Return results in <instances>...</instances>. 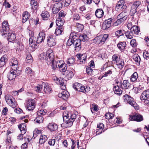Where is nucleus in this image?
I'll list each match as a JSON object with an SVG mask.
<instances>
[{
	"instance_id": "774afa93",
	"label": "nucleus",
	"mask_w": 149,
	"mask_h": 149,
	"mask_svg": "<svg viewBox=\"0 0 149 149\" xmlns=\"http://www.w3.org/2000/svg\"><path fill=\"white\" fill-rule=\"evenodd\" d=\"M143 56L145 59H148L149 58V53L148 51H146L143 53Z\"/></svg>"
},
{
	"instance_id": "4c0bfd02",
	"label": "nucleus",
	"mask_w": 149,
	"mask_h": 149,
	"mask_svg": "<svg viewBox=\"0 0 149 149\" xmlns=\"http://www.w3.org/2000/svg\"><path fill=\"white\" fill-rule=\"evenodd\" d=\"M31 9L33 10H35L38 7V3L35 0H31Z\"/></svg>"
},
{
	"instance_id": "49530a36",
	"label": "nucleus",
	"mask_w": 149,
	"mask_h": 149,
	"mask_svg": "<svg viewBox=\"0 0 149 149\" xmlns=\"http://www.w3.org/2000/svg\"><path fill=\"white\" fill-rule=\"evenodd\" d=\"M47 52H43L41 53L40 55L39 58V59L40 60H43L45 59L46 60L47 59Z\"/></svg>"
},
{
	"instance_id": "09e8293b",
	"label": "nucleus",
	"mask_w": 149,
	"mask_h": 149,
	"mask_svg": "<svg viewBox=\"0 0 149 149\" xmlns=\"http://www.w3.org/2000/svg\"><path fill=\"white\" fill-rule=\"evenodd\" d=\"M75 61V59L72 57L69 58L67 60V63L68 64L70 65L72 64Z\"/></svg>"
},
{
	"instance_id": "2eb2a0df",
	"label": "nucleus",
	"mask_w": 149,
	"mask_h": 149,
	"mask_svg": "<svg viewBox=\"0 0 149 149\" xmlns=\"http://www.w3.org/2000/svg\"><path fill=\"white\" fill-rule=\"evenodd\" d=\"M17 72H14L13 70H11L7 74V77L8 79L10 80H13L17 76L19 75Z\"/></svg>"
},
{
	"instance_id": "052dcab7",
	"label": "nucleus",
	"mask_w": 149,
	"mask_h": 149,
	"mask_svg": "<svg viewBox=\"0 0 149 149\" xmlns=\"http://www.w3.org/2000/svg\"><path fill=\"white\" fill-rule=\"evenodd\" d=\"M54 7H57L58 8L61 9L63 6V3H62V2H58V3H55L54 4Z\"/></svg>"
},
{
	"instance_id": "4d7b16f0",
	"label": "nucleus",
	"mask_w": 149,
	"mask_h": 149,
	"mask_svg": "<svg viewBox=\"0 0 149 149\" xmlns=\"http://www.w3.org/2000/svg\"><path fill=\"white\" fill-rule=\"evenodd\" d=\"M130 43L131 46L134 47H136L137 45V43L136 42V40L134 39H132Z\"/></svg>"
},
{
	"instance_id": "a878e982",
	"label": "nucleus",
	"mask_w": 149,
	"mask_h": 149,
	"mask_svg": "<svg viewBox=\"0 0 149 149\" xmlns=\"http://www.w3.org/2000/svg\"><path fill=\"white\" fill-rule=\"evenodd\" d=\"M132 58L136 64L138 65H139L141 61V58L137 54H135L133 56Z\"/></svg>"
},
{
	"instance_id": "c9c22d12",
	"label": "nucleus",
	"mask_w": 149,
	"mask_h": 149,
	"mask_svg": "<svg viewBox=\"0 0 149 149\" xmlns=\"http://www.w3.org/2000/svg\"><path fill=\"white\" fill-rule=\"evenodd\" d=\"M64 21L63 20L61 19V18L58 19L56 20V24L58 27H63Z\"/></svg>"
},
{
	"instance_id": "ea45409f",
	"label": "nucleus",
	"mask_w": 149,
	"mask_h": 149,
	"mask_svg": "<svg viewBox=\"0 0 149 149\" xmlns=\"http://www.w3.org/2000/svg\"><path fill=\"white\" fill-rule=\"evenodd\" d=\"M47 136L44 135H41L39 140V143L41 144H44L47 141Z\"/></svg>"
},
{
	"instance_id": "f3484780",
	"label": "nucleus",
	"mask_w": 149,
	"mask_h": 149,
	"mask_svg": "<svg viewBox=\"0 0 149 149\" xmlns=\"http://www.w3.org/2000/svg\"><path fill=\"white\" fill-rule=\"evenodd\" d=\"M70 96V94L68 91L65 90L61 93H59L58 94V96L59 97H61L64 100H66Z\"/></svg>"
},
{
	"instance_id": "7c9ffc66",
	"label": "nucleus",
	"mask_w": 149,
	"mask_h": 149,
	"mask_svg": "<svg viewBox=\"0 0 149 149\" xmlns=\"http://www.w3.org/2000/svg\"><path fill=\"white\" fill-rule=\"evenodd\" d=\"M114 93L118 95H120L122 93V90L118 85L115 86L113 88Z\"/></svg>"
},
{
	"instance_id": "aec40b11",
	"label": "nucleus",
	"mask_w": 149,
	"mask_h": 149,
	"mask_svg": "<svg viewBox=\"0 0 149 149\" xmlns=\"http://www.w3.org/2000/svg\"><path fill=\"white\" fill-rule=\"evenodd\" d=\"M42 86L43 87L44 91L46 93H50L52 92V89L50 86H49L47 83H43Z\"/></svg>"
},
{
	"instance_id": "864d4df0",
	"label": "nucleus",
	"mask_w": 149,
	"mask_h": 149,
	"mask_svg": "<svg viewBox=\"0 0 149 149\" xmlns=\"http://www.w3.org/2000/svg\"><path fill=\"white\" fill-rule=\"evenodd\" d=\"M141 4V2L139 1H137L134 2L132 5V6L137 9L138 7L140 6Z\"/></svg>"
},
{
	"instance_id": "680f3d73",
	"label": "nucleus",
	"mask_w": 149,
	"mask_h": 149,
	"mask_svg": "<svg viewBox=\"0 0 149 149\" xmlns=\"http://www.w3.org/2000/svg\"><path fill=\"white\" fill-rule=\"evenodd\" d=\"M61 10L59 8H58L57 7H54V5L53 8H52V12L54 14H56Z\"/></svg>"
},
{
	"instance_id": "58836bf2",
	"label": "nucleus",
	"mask_w": 149,
	"mask_h": 149,
	"mask_svg": "<svg viewBox=\"0 0 149 149\" xmlns=\"http://www.w3.org/2000/svg\"><path fill=\"white\" fill-rule=\"evenodd\" d=\"M138 77V76L137 73L135 72L131 76L130 80L133 82H135L137 81Z\"/></svg>"
},
{
	"instance_id": "393cba45",
	"label": "nucleus",
	"mask_w": 149,
	"mask_h": 149,
	"mask_svg": "<svg viewBox=\"0 0 149 149\" xmlns=\"http://www.w3.org/2000/svg\"><path fill=\"white\" fill-rule=\"evenodd\" d=\"M41 15L43 20H47L50 17L49 13L47 11H43Z\"/></svg>"
},
{
	"instance_id": "0e129e2a",
	"label": "nucleus",
	"mask_w": 149,
	"mask_h": 149,
	"mask_svg": "<svg viewBox=\"0 0 149 149\" xmlns=\"http://www.w3.org/2000/svg\"><path fill=\"white\" fill-rule=\"evenodd\" d=\"M62 2L63 3V5L65 6H67L69 5L71 3L70 0H65L62 1Z\"/></svg>"
},
{
	"instance_id": "0eeeda50",
	"label": "nucleus",
	"mask_w": 149,
	"mask_h": 149,
	"mask_svg": "<svg viewBox=\"0 0 149 149\" xmlns=\"http://www.w3.org/2000/svg\"><path fill=\"white\" fill-rule=\"evenodd\" d=\"M124 0H120L117 3L115 7V9L117 11L119 10H125L127 8V6L125 4Z\"/></svg>"
},
{
	"instance_id": "1a4fd4ad",
	"label": "nucleus",
	"mask_w": 149,
	"mask_h": 149,
	"mask_svg": "<svg viewBox=\"0 0 149 149\" xmlns=\"http://www.w3.org/2000/svg\"><path fill=\"white\" fill-rule=\"evenodd\" d=\"M130 119L131 120H134L137 122H140L143 120L142 115L139 114H135L133 115H130Z\"/></svg>"
},
{
	"instance_id": "79ce46f5",
	"label": "nucleus",
	"mask_w": 149,
	"mask_h": 149,
	"mask_svg": "<svg viewBox=\"0 0 149 149\" xmlns=\"http://www.w3.org/2000/svg\"><path fill=\"white\" fill-rule=\"evenodd\" d=\"M125 34L126 37L129 39L132 38L134 36V33L131 31H127L125 33Z\"/></svg>"
},
{
	"instance_id": "3c124183",
	"label": "nucleus",
	"mask_w": 149,
	"mask_h": 149,
	"mask_svg": "<svg viewBox=\"0 0 149 149\" xmlns=\"http://www.w3.org/2000/svg\"><path fill=\"white\" fill-rule=\"evenodd\" d=\"M66 73H67L66 77L68 79H69L70 78H72L73 76V73L72 71L68 72V71H66Z\"/></svg>"
},
{
	"instance_id": "603ef678",
	"label": "nucleus",
	"mask_w": 149,
	"mask_h": 149,
	"mask_svg": "<svg viewBox=\"0 0 149 149\" xmlns=\"http://www.w3.org/2000/svg\"><path fill=\"white\" fill-rule=\"evenodd\" d=\"M100 38H101V40L102 42H104L107 38H108L109 35L108 34H104L103 35H100Z\"/></svg>"
},
{
	"instance_id": "8fccbe9b",
	"label": "nucleus",
	"mask_w": 149,
	"mask_h": 149,
	"mask_svg": "<svg viewBox=\"0 0 149 149\" xmlns=\"http://www.w3.org/2000/svg\"><path fill=\"white\" fill-rule=\"evenodd\" d=\"M137 9L132 6L131 7V9L130 12V14L131 16H133L137 12Z\"/></svg>"
},
{
	"instance_id": "bf43d9fd",
	"label": "nucleus",
	"mask_w": 149,
	"mask_h": 149,
	"mask_svg": "<svg viewBox=\"0 0 149 149\" xmlns=\"http://www.w3.org/2000/svg\"><path fill=\"white\" fill-rule=\"evenodd\" d=\"M46 113L47 110H41L38 112L37 114L39 116H41V115H45Z\"/></svg>"
},
{
	"instance_id": "338daca9",
	"label": "nucleus",
	"mask_w": 149,
	"mask_h": 149,
	"mask_svg": "<svg viewBox=\"0 0 149 149\" xmlns=\"http://www.w3.org/2000/svg\"><path fill=\"white\" fill-rule=\"evenodd\" d=\"M79 38L82 40V41L84 42L86 40H87V38H88L87 35L86 34H83L80 35L79 36Z\"/></svg>"
},
{
	"instance_id": "f704fd0d",
	"label": "nucleus",
	"mask_w": 149,
	"mask_h": 149,
	"mask_svg": "<svg viewBox=\"0 0 149 149\" xmlns=\"http://www.w3.org/2000/svg\"><path fill=\"white\" fill-rule=\"evenodd\" d=\"M116 63L118 67L120 70L121 69L123 68L124 65V61L121 60H119L118 61H116Z\"/></svg>"
},
{
	"instance_id": "2f4dec72",
	"label": "nucleus",
	"mask_w": 149,
	"mask_h": 149,
	"mask_svg": "<svg viewBox=\"0 0 149 149\" xmlns=\"http://www.w3.org/2000/svg\"><path fill=\"white\" fill-rule=\"evenodd\" d=\"M117 20L114 22L113 24L114 26H117L121 24H123L124 22L126 20L123 19L119 17V18H117Z\"/></svg>"
},
{
	"instance_id": "de8ad7c7",
	"label": "nucleus",
	"mask_w": 149,
	"mask_h": 149,
	"mask_svg": "<svg viewBox=\"0 0 149 149\" xmlns=\"http://www.w3.org/2000/svg\"><path fill=\"white\" fill-rule=\"evenodd\" d=\"M39 21V18L37 17L35 20L33 19H31L29 20V22L30 24L31 23L32 24H38Z\"/></svg>"
},
{
	"instance_id": "6ab92c4d",
	"label": "nucleus",
	"mask_w": 149,
	"mask_h": 149,
	"mask_svg": "<svg viewBox=\"0 0 149 149\" xmlns=\"http://www.w3.org/2000/svg\"><path fill=\"white\" fill-rule=\"evenodd\" d=\"M48 127L50 131L52 132L56 130L58 128L57 125L54 123H49L48 124Z\"/></svg>"
},
{
	"instance_id": "dca6fc26",
	"label": "nucleus",
	"mask_w": 149,
	"mask_h": 149,
	"mask_svg": "<svg viewBox=\"0 0 149 149\" xmlns=\"http://www.w3.org/2000/svg\"><path fill=\"white\" fill-rule=\"evenodd\" d=\"M76 56L80 60V64H83L85 63L86 58V54H78Z\"/></svg>"
},
{
	"instance_id": "4468645a",
	"label": "nucleus",
	"mask_w": 149,
	"mask_h": 149,
	"mask_svg": "<svg viewBox=\"0 0 149 149\" xmlns=\"http://www.w3.org/2000/svg\"><path fill=\"white\" fill-rule=\"evenodd\" d=\"M74 45L77 51H79L81 48V40L80 39H77L73 41Z\"/></svg>"
},
{
	"instance_id": "e433bc0d",
	"label": "nucleus",
	"mask_w": 149,
	"mask_h": 149,
	"mask_svg": "<svg viewBox=\"0 0 149 149\" xmlns=\"http://www.w3.org/2000/svg\"><path fill=\"white\" fill-rule=\"evenodd\" d=\"M131 31L134 34L137 35L140 32V30L138 26L134 25L133 27L131 30Z\"/></svg>"
},
{
	"instance_id": "13d9d810",
	"label": "nucleus",
	"mask_w": 149,
	"mask_h": 149,
	"mask_svg": "<svg viewBox=\"0 0 149 149\" xmlns=\"http://www.w3.org/2000/svg\"><path fill=\"white\" fill-rule=\"evenodd\" d=\"M112 69L109 70L107 72L103 73V75L102 76V77H107L109 75L112 74Z\"/></svg>"
},
{
	"instance_id": "a18cd8bd",
	"label": "nucleus",
	"mask_w": 149,
	"mask_h": 149,
	"mask_svg": "<svg viewBox=\"0 0 149 149\" xmlns=\"http://www.w3.org/2000/svg\"><path fill=\"white\" fill-rule=\"evenodd\" d=\"M43 120V118L41 116H39L37 117L35 119V122L38 123H41L42 122Z\"/></svg>"
},
{
	"instance_id": "c03bdc74",
	"label": "nucleus",
	"mask_w": 149,
	"mask_h": 149,
	"mask_svg": "<svg viewBox=\"0 0 149 149\" xmlns=\"http://www.w3.org/2000/svg\"><path fill=\"white\" fill-rule=\"evenodd\" d=\"M100 35L97 36L94 39H93V42H95V44H99L102 42L101 40V38H100Z\"/></svg>"
},
{
	"instance_id": "473e14b6",
	"label": "nucleus",
	"mask_w": 149,
	"mask_h": 149,
	"mask_svg": "<svg viewBox=\"0 0 149 149\" xmlns=\"http://www.w3.org/2000/svg\"><path fill=\"white\" fill-rule=\"evenodd\" d=\"M130 84L127 80H125L123 81L122 84L121 85V87L123 89H128Z\"/></svg>"
},
{
	"instance_id": "a19ab883",
	"label": "nucleus",
	"mask_w": 149,
	"mask_h": 149,
	"mask_svg": "<svg viewBox=\"0 0 149 149\" xmlns=\"http://www.w3.org/2000/svg\"><path fill=\"white\" fill-rule=\"evenodd\" d=\"M126 44L125 42H120L117 44V47L118 48L121 50H124L126 46Z\"/></svg>"
},
{
	"instance_id": "423d86ee",
	"label": "nucleus",
	"mask_w": 149,
	"mask_h": 149,
	"mask_svg": "<svg viewBox=\"0 0 149 149\" xmlns=\"http://www.w3.org/2000/svg\"><path fill=\"white\" fill-rule=\"evenodd\" d=\"M5 99L7 103L9 105L13 108H15L16 106V104L13 97L10 95H7L5 96Z\"/></svg>"
},
{
	"instance_id": "9d476101",
	"label": "nucleus",
	"mask_w": 149,
	"mask_h": 149,
	"mask_svg": "<svg viewBox=\"0 0 149 149\" xmlns=\"http://www.w3.org/2000/svg\"><path fill=\"white\" fill-rule=\"evenodd\" d=\"M113 20L112 17L105 20L102 24V28L104 30H106L109 28L111 26V23Z\"/></svg>"
},
{
	"instance_id": "c85d7f7f",
	"label": "nucleus",
	"mask_w": 149,
	"mask_h": 149,
	"mask_svg": "<svg viewBox=\"0 0 149 149\" xmlns=\"http://www.w3.org/2000/svg\"><path fill=\"white\" fill-rule=\"evenodd\" d=\"M128 13L125 10H123V12L121 13L117 17V18H119V17L125 20H126L127 18Z\"/></svg>"
},
{
	"instance_id": "6e6d98bb",
	"label": "nucleus",
	"mask_w": 149,
	"mask_h": 149,
	"mask_svg": "<svg viewBox=\"0 0 149 149\" xmlns=\"http://www.w3.org/2000/svg\"><path fill=\"white\" fill-rule=\"evenodd\" d=\"M93 70L89 67H86V71L88 75H91L93 72Z\"/></svg>"
},
{
	"instance_id": "f257e3e1",
	"label": "nucleus",
	"mask_w": 149,
	"mask_h": 149,
	"mask_svg": "<svg viewBox=\"0 0 149 149\" xmlns=\"http://www.w3.org/2000/svg\"><path fill=\"white\" fill-rule=\"evenodd\" d=\"M45 33L43 31H40V32L38 36V37L36 41V38L34 37H32L30 38L29 39V43L30 45L32 47H34V48L36 47L37 46L36 43H40L42 42L44 40L45 37Z\"/></svg>"
},
{
	"instance_id": "f8f14e48",
	"label": "nucleus",
	"mask_w": 149,
	"mask_h": 149,
	"mask_svg": "<svg viewBox=\"0 0 149 149\" xmlns=\"http://www.w3.org/2000/svg\"><path fill=\"white\" fill-rule=\"evenodd\" d=\"M36 101L33 99L29 100L27 102V106L28 110L32 111L35 108Z\"/></svg>"
},
{
	"instance_id": "ddd939ff",
	"label": "nucleus",
	"mask_w": 149,
	"mask_h": 149,
	"mask_svg": "<svg viewBox=\"0 0 149 149\" xmlns=\"http://www.w3.org/2000/svg\"><path fill=\"white\" fill-rule=\"evenodd\" d=\"M53 79L55 81V82L57 84L60 85L62 87V89H65L66 88L64 85V80L60 78H58L57 77H53Z\"/></svg>"
},
{
	"instance_id": "a211bd4d",
	"label": "nucleus",
	"mask_w": 149,
	"mask_h": 149,
	"mask_svg": "<svg viewBox=\"0 0 149 149\" xmlns=\"http://www.w3.org/2000/svg\"><path fill=\"white\" fill-rule=\"evenodd\" d=\"M18 127L21 133L25 134L26 132V124L25 123H22L18 125Z\"/></svg>"
},
{
	"instance_id": "e2e57ef3",
	"label": "nucleus",
	"mask_w": 149,
	"mask_h": 149,
	"mask_svg": "<svg viewBox=\"0 0 149 149\" xmlns=\"http://www.w3.org/2000/svg\"><path fill=\"white\" fill-rule=\"evenodd\" d=\"M124 31L120 30L116 31L115 34L117 36L119 37L123 34Z\"/></svg>"
},
{
	"instance_id": "9b49d317",
	"label": "nucleus",
	"mask_w": 149,
	"mask_h": 149,
	"mask_svg": "<svg viewBox=\"0 0 149 149\" xmlns=\"http://www.w3.org/2000/svg\"><path fill=\"white\" fill-rule=\"evenodd\" d=\"M62 61H58L56 63V65L59 68H62L61 70L63 72H65L67 68V66L66 64L63 63Z\"/></svg>"
},
{
	"instance_id": "5fc2aeb1",
	"label": "nucleus",
	"mask_w": 149,
	"mask_h": 149,
	"mask_svg": "<svg viewBox=\"0 0 149 149\" xmlns=\"http://www.w3.org/2000/svg\"><path fill=\"white\" fill-rule=\"evenodd\" d=\"M41 132L38 130L37 129H36L33 131V136L32 138L35 139L36 137H37V134H39L41 133Z\"/></svg>"
},
{
	"instance_id": "5701e85b",
	"label": "nucleus",
	"mask_w": 149,
	"mask_h": 149,
	"mask_svg": "<svg viewBox=\"0 0 149 149\" xmlns=\"http://www.w3.org/2000/svg\"><path fill=\"white\" fill-rule=\"evenodd\" d=\"M7 61V56L6 55H4L0 59V68L3 66Z\"/></svg>"
},
{
	"instance_id": "c756f323",
	"label": "nucleus",
	"mask_w": 149,
	"mask_h": 149,
	"mask_svg": "<svg viewBox=\"0 0 149 149\" xmlns=\"http://www.w3.org/2000/svg\"><path fill=\"white\" fill-rule=\"evenodd\" d=\"M104 12L102 9H97L95 11V14L96 17L100 18L103 15Z\"/></svg>"
},
{
	"instance_id": "39448f33",
	"label": "nucleus",
	"mask_w": 149,
	"mask_h": 149,
	"mask_svg": "<svg viewBox=\"0 0 149 149\" xmlns=\"http://www.w3.org/2000/svg\"><path fill=\"white\" fill-rule=\"evenodd\" d=\"M9 30L8 22L7 21L3 22L2 23V27L0 30L1 34L3 36L6 37Z\"/></svg>"
},
{
	"instance_id": "69168bd1",
	"label": "nucleus",
	"mask_w": 149,
	"mask_h": 149,
	"mask_svg": "<svg viewBox=\"0 0 149 149\" xmlns=\"http://www.w3.org/2000/svg\"><path fill=\"white\" fill-rule=\"evenodd\" d=\"M77 28L78 29V31H81L83 29L84 26L81 24L77 23Z\"/></svg>"
},
{
	"instance_id": "72a5a7b5",
	"label": "nucleus",
	"mask_w": 149,
	"mask_h": 149,
	"mask_svg": "<svg viewBox=\"0 0 149 149\" xmlns=\"http://www.w3.org/2000/svg\"><path fill=\"white\" fill-rule=\"evenodd\" d=\"M104 127V125L102 123H100L97 124V134H99L102 132L103 130V128Z\"/></svg>"
},
{
	"instance_id": "b1692460",
	"label": "nucleus",
	"mask_w": 149,
	"mask_h": 149,
	"mask_svg": "<svg viewBox=\"0 0 149 149\" xmlns=\"http://www.w3.org/2000/svg\"><path fill=\"white\" fill-rule=\"evenodd\" d=\"M22 21L23 23L25 22L29 19L30 17L29 13L27 11L24 12L22 14Z\"/></svg>"
},
{
	"instance_id": "37998d69",
	"label": "nucleus",
	"mask_w": 149,
	"mask_h": 149,
	"mask_svg": "<svg viewBox=\"0 0 149 149\" xmlns=\"http://www.w3.org/2000/svg\"><path fill=\"white\" fill-rule=\"evenodd\" d=\"M26 62L27 63H30L33 61L32 57L30 54H28L26 58Z\"/></svg>"
},
{
	"instance_id": "6e6552de",
	"label": "nucleus",
	"mask_w": 149,
	"mask_h": 149,
	"mask_svg": "<svg viewBox=\"0 0 149 149\" xmlns=\"http://www.w3.org/2000/svg\"><path fill=\"white\" fill-rule=\"evenodd\" d=\"M47 41L48 45L50 47L54 46L56 45V38L52 35L47 37Z\"/></svg>"
},
{
	"instance_id": "412c9836",
	"label": "nucleus",
	"mask_w": 149,
	"mask_h": 149,
	"mask_svg": "<svg viewBox=\"0 0 149 149\" xmlns=\"http://www.w3.org/2000/svg\"><path fill=\"white\" fill-rule=\"evenodd\" d=\"M47 56L46 60L49 62V63L54 61V55L53 52L49 53L48 52H47Z\"/></svg>"
},
{
	"instance_id": "20e7f679",
	"label": "nucleus",
	"mask_w": 149,
	"mask_h": 149,
	"mask_svg": "<svg viewBox=\"0 0 149 149\" xmlns=\"http://www.w3.org/2000/svg\"><path fill=\"white\" fill-rule=\"evenodd\" d=\"M124 97L127 102L134 109L138 110L139 109V106L136 103L134 98L128 95H125L124 96Z\"/></svg>"
},
{
	"instance_id": "bb28decb",
	"label": "nucleus",
	"mask_w": 149,
	"mask_h": 149,
	"mask_svg": "<svg viewBox=\"0 0 149 149\" xmlns=\"http://www.w3.org/2000/svg\"><path fill=\"white\" fill-rule=\"evenodd\" d=\"M7 39L10 42H11L14 40L16 38V36L14 33H8Z\"/></svg>"
},
{
	"instance_id": "4be33fe9",
	"label": "nucleus",
	"mask_w": 149,
	"mask_h": 149,
	"mask_svg": "<svg viewBox=\"0 0 149 149\" xmlns=\"http://www.w3.org/2000/svg\"><path fill=\"white\" fill-rule=\"evenodd\" d=\"M149 98V89H147L143 91L140 96L141 100H143L145 99H148Z\"/></svg>"
},
{
	"instance_id": "cd10ccee",
	"label": "nucleus",
	"mask_w": 149,
	"mask_h": 149,
	"mask_svg": "<svg viewBox=\"0 0 149 149\" xmlns=\"http://www.w3.org/2000/svg\"><path fill=\"white\" fill-rule=\"evenodd\" d=\"M63 27H58L55 29L54 33L57 36L60 35L63 33Z\"/></svg>"
},
{
	"instance_id": "7ed1b4c3",
	"label": "nucleus",
	"mask_w": 149,
	"mask_h": 149,
	"mask_svg": "<svg viewBox=\"0 0 149 149\" xmlns=\"http://www.w3.org/2000/svg\"><path fill=\"white\" fill-rule=\"evenodd\" d=\"M73 87L75 90L78 91L83 92L84 93L88 92L90 89L88 86H84L78 83H74Z\"/></svg>"
},
{
	"instance_id": "f03ea898",
	"label": "nucleus",
	"mask_w": 149,
	"mask_h": 149,
	"mask_svg": "<svg viewBox=\"0 0 149 149\" xmlns=\"http://www.w3.org/2000/svg\"><path fill=\"white\" fill-rule=\"evenodd\" d=\"M77 115L75 114H65L63 115V118L64 121L67 125L68 127L71 126L73 123V122L76 118Z\"/></svg>"
}]
</instances>
